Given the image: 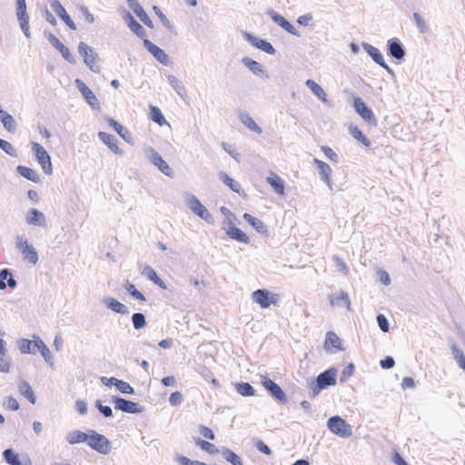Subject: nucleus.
I'll use <instances>...</instances> for the list:
<instances>
[{
	"label": "nucleus",
	"instance_id": "1",
	"mask_svg": "<svg viewBox=\"0 0 465 465\" xmlns=\"http://www.w3.org/2000/svg\"><path fill=\"white\" fill-rule=\"evenodd\" d=\"M336 381L337 370L335 368H330L321 372L311 383L312 397L317 396L322 390L328 388L329 386L335 385Z\"/></svg>",
	"mask_w": 465,
	"mask_h": 465
},
{
	"label": "nucleus",
	"instance_id": "2",
	"mask_svg": "<svg viewBox=\"0 0 465 465\" xmlns=\"http://www.w3.org/2000/svg\"><path fill=\"white\" fill-rule=\"evenodd\" d=\"M88 446L100 454L107 455L112 450L111 441L103 434L94 430H89Z\"/></svg>",
	"mask_w": 465,
	"mask_h": 465
},
{
	"label": "nucleus",
	"instance_id": "3",
	"mask_svg": "<svg viewBox=\"0 0 465 465\" xmlns=\"http://www.w3.org/2000/svg\"><path fill=\"white\" fill-rule=\"evenodd\" d=\"M327 427L333 434L343 439L350 438L352 435L351 426L338 415L328 420Z\"/></svg>",
	"mask_w": 465,
	"mask_h": 465
},
{
	"label": "nucleus",
	"instance_id": "4",
	"mask_svg": "<svg viewBox=\"0 0 465 465\" xmlns=\"http://www.w3.org/2000/svg\"><path fill=\"white\" fill-rule=\"evenodd\" d=\"M185 203L188 208L198 217L210 224L214 223V218L212 213L202 204L200 200L193 194L186 197Z\"/></svg>",
	"mask_w": 465,
	"mask_h": 465
},
{
	"label": "nucleus",
	"instance_id": "5",
	"mask_svg": "<svg viewBox=\"0 0 465 465\" xmlns=\"http://www.w3.org/2000/svg\"><path fill=\"white\" fill-rule=\"evenodd\" d=\"M252 300L262 309H267L271 305H276L280 300V295L272 293L267 289H258L252 293Z\"/></svg>",
	"mask_w": 465,
	"mask_h": 465
},
{
	"label": "nucleus",
	"instance_id": "6",
	"mask_svg": "<svg viewBox=\"0 0 465 465\" xmlns=\"http://www.w3.org/2000/svg\"><path fill=\"white\" fill-rule=\"evenodd\" d=\"M147 159L155 165L159 171L168 177H173V172L169 164L163 159L161 154L156 152L153 147H146L144 149Z\"/></svg>",
	"mask_w": 465,
	"mask_h": 465
},
{
	"label": "nucleus",
	"instance_id": "7",
	"mask_svg": "<svg viewBox=\"0 0 465 465\" xmlns=\"http://www.w3.org/2000/svg\"><path fill=\"white\" fill-rule=\"evenodd\" d=\"M78 52L84 57V64L92 72H100V67L96 65L98 55L91 46L84 42H80L78 45Z\"/></svg>",
	"mask_w": 465,
	"mask_h": 465
},
{
	"label": "nucleus",
	"instance_id": "8",
	"mask_svg": "<svg viewBox=\"0 0 465 465\" xmlns=\"http://www.w3.org/2000/svg\"><path fill=\"white\" fill-rule=\"evenodd\" d=\"M32 150L34 151L35 158L38 163L41 165L43 171L46 174H51L53 173L51 157L46 150L41 144L35 142H32Z\"/></svg>",
	"mask_w": 465,
	"mask_h": 465
},
{
	"label": "nucleus",
	"instance_id": "9",
	"mask_svg": "<svg viewBox=\"0 0 465 465\" xmlns=\"http://www.w3.org/2000/svg\"><path fill=\"white\" fill-rule=\"evenodd\" d=\"M112 402L114 403V408L123 412L130 414L141 413L144 411V407L141 406L137 402L126 400L119 396H113Z\"/></svg>",
	"mask_w": 465,
	"mask_h": 465
},
{
	"label": "nucleus",
	"instance_id": "10",
	"mask_svg": "<svg viewBox=\"0 0 465 465\" xmlns=\"http://www.w3.org/2000/svg\"><path fill=\"white\" fill-rule=\"evenodd\" d=\"M264 389L280 403L288 401L287 396L282 389L272 380L263 376L261 381Z\"/></svg>",
	"mask_w": 465,
	"mask_h": 465
},
{
	"label": "nucleus",
	"instance_id": "11",
	"mask_svg": "<svg viewBox=\"0 0 465 465\" xmlns=\"http://www.w3.org/2000/svg\"><path fill=\"white\" fill-rule=\"evenodd\" d=\"M353 107L355 112L369 124L376 125L377 120L371 109H370L361 97L354 98Z\"/></svg>",
	"mask_w": 465,
	"mask_h": 465
},
{
	"label": "nucleus",
	"instance_id": "12",
	"mask_svg": "<svg viewBox=\"0 0 465 465\" xmlns=\"http://www.w3.org/2000/svg\"><path fill=\"white\" fill-rule=\"evenodd\" d=\"M74 84L92 109L99 111L100 102L93 91L81 79H75Z\"/></svg>",
	"mask_w": 465,
	"mask_h": 465
},
{
	"label": "nucleus",
	"instance_id": "13",
	"mask_svg": "<svg viewBox=\"0 0 465 465\" xmlns=\"http://www.w3.org/2000/svg\"><path fill=\"white\" fill-rule=\"evenodd\" d=\"M242 36L248 43H250L255 48L262 50L268 54L273 55L276 54L275 48L272 46L271 43L267 42L266 40L254 36L253 35L248 32H243Z\"/></svg>",
	"mask_w": 465,
	"mask_h": 465
},
{
	"label": "nucleus",
	"instance_id": "14",
	"mask_svg": "<svg viewBox=\"0 0 465 465\" xmlns=\"http://www.w3.org/2000/svg\"><path fill=\"white\" fill-rule=\"evenodd\" d=\"M45 35L47 37L49 43L61 54L64 60L68 63L74 64L75 58L71 54L70 50L52 33L45 31Z\"/></svg>",
	"mask_w": 465,
	"mask_h": 465
},
{
	"label": "nucleus",
	"instance_id": "15",
	"mask_svg": "<svg viewBox=\"0 0 465 465\" xmlns=\"http://www.w3.org/2000/svg\"><path fill=\"white\" fill-rule=\"evenodd\" d=\"M362 48L377 64L384 68L392 76L395 75L394 71L385 63L382 54L377 47L368 43H362Z\"/></svg>",
	"mask_w": 465,
	"mask_h": 465
},
{
	"label": "nucleus",
	"instance_id": "16",
	"mask_svg": "<svg viewBox=\"0 0 465 465\" xmlns=\"http://www.w3.org/2000/svg\"><path fill=\"white\" fill-rule=\"evenodd\" d=\"M17 248L22 252L24 259L27 260L30 263L35 264L38 262V253L35 247L23 240L21 237L17 238Z\"/></svg>",
	"mask_w": 465,
	"mask_h": 465
},
{
	"label": "nucleus",
	"instance_id": "17",
	"mask_svg": "<svg viewBox=\"0 0 465 465\" xmlns=\"http://www.w3.org/2000/svg\"><path fill=\"white\" fill-rule=\"evenodd\" d=\"M388 54L396 60H402L406 55V50L401 42L396 38H391L387 42Z\"/></svg>",
	"mask_w": 465,
	"mask_h": 465
},
{
	"label": "nucleus",
	"instance_id": "18",
	"mask_svg": "<svg viewBox=\"0 0 465 465\" xmlns=\"http://www.w3.org/2000/svg\"><path fill=\"white\" fill-rule=\"evenodd\" d=\"M143 46L160 64L168 65L169 56L162 48L154 45L149 39H143Z\"/></svg>",
	"mask_w": 465,
	"mask_h": 465
},
{
	"label": "nucleus",
	"instance_id": "19",
	"mask_svg": "<svg viewBox=\"0 0 465 465\" xmlns=\"http://www.w3.org/2000/svg\"><path fill=\"white\" fill-rule=\"evenodd\" d=\"M242 64L247 67L253 74L264 79H269L270 75L267 70L257 61L246 56L242 59Z\"/></svg>",
	"mask_w": 465,
	"mask_h": 465
},
{
	"label": "nucleus",
	"instance_id": "20",
	"mask_svg": "<svg viewBox=\"0 0 465 465\" xmlns=\"http://www.w3.org/2000/svg\"><path fill=\"white\" fill-rule=\"evenodd\" d=\"M51 8L56 13V15L71 28L76 30L74 22L71 19L64 7L61 5L59 0H48Z\"/></svg>",
	"mask_w": 465,
	"mask_h": 465
},
{
	"label": "nucleus",
	"instance_id": "21",
	"mask_svg": "<svg viewBox=\"0 0 465 465\" xmlns=\"http://www.w3.org/2000/svg\"><path fill=\"white\" fill-rule=\"evenodd\" d=\"M324 349L329 353H335L342 351L341 341L333 331H328L324 342Z\"/></svg>",
	"mask_w": 465,
	"mask_h": 465
},
{
	"label": "nucleus",
	"instance_id": "22",
	"mask_svg": "<svg viewBox=\"0 0 465 465\" xmlns=\"http://www.w3.org/2000/svg\"><path fill=\"white\" fill-rule=\"evenodd\" d=\"M128 6L134 11V13L140 18V20L148 27H153V22L143 10V6L137 2V0H127Z\"/></svg>",
	"mask_w": 465,
	"mask_h": 465
},
{
	"label": "nucleus",
	"instance_id": "23",
	"mask_svg": "<svg viewBox=\"0 0 465 465\" xmlns=\"http://www.w3.org/2000/svg\"><path fill=\"white\" fill-rule=\"evenodd\" d=\"M124 19L127 23L131 31H133L139 38L145 39V29L135 20L130 12H125Z\"/></svg>",
	"mask_w": 465,
	"mask_h": 465
},
{
	"label": "nucleus",
	"instance_id": "24",
	"mask_svg": "<svg viewBox=\"0 0 465 465\" xmlns=\"http://www.w3.org/2000/svg\"><path fill=\"white\" fill-rule=\"evenodd\" d=\"M103 303L111 311H113L115 313H120L123 315L129 314V309L126 305L120 302L116 299L113 297H105L103 300Z\"/></svg>",
	"mask_w": 465,
	"mask_h": 465
},
{
	"label": "nucleus",
	"instance_id": "25",
	"mask_svg": "<svg viewBox=\"0 0 465 465\" xmlns=\"http://www.w3.org/2000/svg\"><path fill=\"white\" fill-rule=\"evenodd\" d=\"M226 233L230 238H232L239 242H242V243L250 242V239L246 235V233L244 232H242L241 229L237 228L232 221H230L228 223V228L226 230Z\"/></svg>",
	"mask_w": 465,
	"mask_h": 465
},
{
	"label": "nucleus",
	"instance_id": "26",
	"mask_svg": "<svg viewBox=\"0 0 465 465\" xmlns=\"http://www.w3.org/2000/svg\"><path fill=\"white\" fill-rule=\"evenodd\" d=\"M25 221L28 224L31 225H37L42 227L46 226V219L45 214L35 208L29 210Z\"/></svg>",
	"mask_w": 465,
	"mask_h": 465
},
{
	"label": "nucleus",
	"instance_id": "27",
	"mask_svg": "<svg viewBox=\"0 0 465 465\" xmlns=\"http://www.w3.org/2000/svg\"><path fill=\"white\" fill-rule=\"evenodd\" d=\"M314 163L319 170V175L321 179L326 183L331 190H332V183L331 181V169L330 165L319 159H314Z\"/></svg>",
	"mask_w": 465,
	"mask_h": 465
},
{
	"label": "nucleus",
	"instance_id": "28",
	"mask_svg": "<svg viewBox=\"0 0 465 465\" xmlns=\"http://www.w3.org/2000/svg\"><path fill=\"white\" fill-rule=\"evenodd\" d=\"M98 137L115 154H119V155L123 154V151L117 145V139L115 138V136H114L113 134H110L108 133H105V132H99Z\"/></svg>",
	"mask_w": 465,
	"mask_h": 465
},
{
	"label": "nucleus",
	"instance_id": "29",
	"mask_svg": "<svg viewBox=\"0 0 465 465\" xmlns=\"http://www.w3.org/2000/svg\"><path fill=\"white\" fill-rule=\"evenodd\" d=\"M329 300L331 306H345L348 310H351V300L348 293L344 291H341L338 295H329Z\"/></svg>",
	"mask_w": 465,
	"mask_h": 465
},
{
	"label": "nucleus",
	"instance_id": "30",
	"mask_svg": "<svg viewBox=\"0 0 465 465\" xmlns=\"http://www.w3.org/2000/svg\"><path fill=\"white\" fill-rule=\"evenodd\" d=\"M17 285L12 272L9 269H2L0 271V290H5L6 287L11 289L15 288Z\"/></svg>",
	"mask_w": 465,
	"mask_h": 465
},
{
	"label": "nucleus",
	"instance_id": "31",
	"mask_svg": "<svg viewBox=\"0 0 465 465\" xmlns=\"http://www.w3.org/2000/svg\"><path fill=\"white\" fill-rule=\"evenodd\" d=\"M244 221H246L252 227H253L257 232L261 234H267L268 229L266 224L260 219L251 215L250 213H245L242 216Z\"/></svg>",
	"mask_w": 465,
	"mask_h": 465
},
{
	"label": "nucleus",
	"instance_id": "32",
	"mask_svg": "<svg viewBox=\"0 0 465 465\" xmlns=\"http://www.w3.org/2000/svg\"><path fill=\"white\" fill-rule=\"evenodd\" d=\"M107 123L127 143H131L133 137L131 133L113 118H107Z\"/></svg>",
	"mask_w": 465,
	"mask_h": 465
},
{
	"label": "nucleus",
	"instance_id": "33",
	"mask_svg": "<svg viewBox=\"0 0 465 465\" xmlns=\"http://www.w3.org/2000/svg\"><path fill=\"white\" fill-rule=\"evenodd\" d=\"M240 121L251 131L256 134H262V128L255 123V121L249 115L248 113L241 111L238 114Z\"/></svg>",
	"mask_w": 465,
	"mask_h": 465
},
{
	"label": "nucleus",
	"instance_id": "34",
	"mask_svg": "<svg viewBox=\"0 0 465 465\" xmlns=\"http://www.w3.org/2000/svg\"><path fill=\"white\" fill-rule=\"evenodd\" d=\"M305 84L322 103L329 104L325 91L315 81L308 79Z\"/></svg>",
	"mask_w": 465,
	"mask_h": 465
},
{
	"label": "nucleus",
	"instance_id": "35",
	"mask_svg": "<svg viewBox=\"0 0 465 465\" xmlns=\"http://www.w3.org/2000/svg\"><path fill=\"white\" fill-rule=\"evenodd\" d=\"M219 178L223 183H224L228 187H230V189L232 192H234L240 195L241 194L245 195V193L242 190L240 183L238 182H236L235 180H233L232 178H231L226 173L220 172Z\"/></svg>",
	"mask_w": 465,
	"mask_h": 465
},
{
	"label": "nucleus",
	"instance_id": "36",
	"mask_svg": "<svg viewBox=\"0 0 465 465\" xmlns=\"http://www.w3.org/2000/svg\"><path fill=\"white\" fill-rule=\"evenodd\" d=\"M89 438V433L75 430L67 434L66 440L70 444H77L82 442H88Z\"/></svg>",
	"mask_w": 465,
	"mask_h": 465
},
{
	"label": "nucleus",
	"instance_id": "37",
	"mask_svg": "<svg viewBox=\"0 0 465 465\" xmlns=\"http://www.w3.org/2000/svg\"><path fill=\"white\" fill-rule=\"evenodd\" d=\"M35 348L37 349L41 352L45 361L52 366L53 361H52L51 351H50L49 348L45 344V342L39 337L34 341V349Z\"/></svg>",
	"mask_w": 465,
	"mask_h": 465
},
{
	"label": "nucleus",
	"instance_id": "38",
	"mask_svg": "<svg viewBox=\"0 0 465 465\" xmlns=\"http://www.w3.org/2000/svg\"><path fill=\"white\" fill-rule=\"evenodd\" d=\"M19 392L24 395L32 404H35L36 398L31 385L26 381H21L18 384Z\"/></svg>",
	"mask_w": 465,
	"mask_h": 465
},
{
	"label": "nucleus",
	"instance_id": "39",
	"mask_svg": "<svg viewBox=\"0 0 465 465\" xmlns=\"http://www.w3.org/2000/svg\"><path fill=\"white\" fill-rule=\"evenodd\" d=\"M16 172L25 179L32 181L34 183H39L40 177L38 173L29 167L24 166V165H18L16 167Z\"/></svg>",
	"mask_w": 465,
	"mask_h": 465
},
{
	"label": "nucleus",
	"instance_id": "40",
	"mask_svg": "<svg viewBox=\"0 0 465 465\" xmlns=\"http://www.w3.org/2000/svg\"><path fill=\"white\" fill-rule=\"evenodd\" d=\"M0 121L8 132L13 133L16 130L17 124L15 118L3 109L2 113H0Z\"/></svg>",
	"mask_w": 465,
	"mask_h": 465
},
{
	"label": "nucleus",
	"instance_id": "41",
	"mask_svg": "<svg viewBox=\"0 0 465 465\" xmlns=\"http://www.w3.org/2000/svg\"><path fill=\"white\" fill-rule=\"evenodd\" d=\"M266 181L273 188L275 193H277L280 195L284 194V182L279 175L274 174L272 176H269L266 178Z\"/></svg>",
	"mask_w": 465,
	"mask_h": 465
},
{
	"label": "nucleus",
	"instance_id": "42",
	"mask_svg": "<svg viewBox=\"0 0 465 465\" xmlns=\"http://www.w3.org/2000/svg\"><path fill=\"white\" fill-rule=\"evenodd\" d=\"M221 453L223 458L232 465H243L241 457L229 448H223Z\"/></svg>",
	"mask_w": 465,
	"mask_h": 465
},
{
	"label": "nucleus",
	"instance_id": "43",
	"mask_svg": "<svg viewBox=\"0 0 465 465\" xmlns=\"http://www.w3.org/2000/svg\"><path fill=\"white\" fill-rule=\"evenodd\" d=\"M16 16L19 24L29 22L25 0H16Z\"/></svg>",
	"mask_w": 465,
	"mask_h": 465
},
{
	"label": "nucleus",
	"instance_id": "44",
	"mask_svg": "<svg viewBox=\"0 0 465 465\" xmlns=\"http://www.w3.org/2000/svg\"><path fill=\"white\" fill-rule=\"evenodd\" d=\"M351 135L358 142L361 143L366 147H371V141L362 134V132L357 127L351 125L349 128Z\"/></svg>",
	"mask_w": 465,
	"mask_h": 465
},
{
	"label": "nucleus",
	"instance_id": "45",
	"mask_svg": "<svg viewBox=\"0 0 465 465\" xmlns=\"http://www.w3.org/2000/svg\"><path fill=\"white\" fill-rule=\"evenodd\" d=\"M3 458L9 465H22L18 453L13 449H6L3 451Z\"/></svg>",
	"mask_w": 465,
	"mask_h": 465
},
{
	"label": "nucleus",
	"instance_id": "46",
	"mask_svg": "<svg viewBox=\"0 0 465 465\" xmlns=\"http://www.w3.org/2000/svg\"><path fill=\"white\" fill-rule=\"evenodd\" d=\"M235 389L240 395L244 397L253 396L255 394L254 388L248 382H237Z\"/></svg>",
	"mask_w": 465,
	"mask_h": 465
},
{
	"label": "nucleus",
	"instance_id": "47",
	"mask_svg": "<svg viewBox=\"0 0 465 465\" xmlns=\"http://www.w3.org/2000/svg\"><path fill=\"white\" fill-rule=\"evenodd\" d=\"M124 289L126 290V292L134 299L138 300V301H141V302H145L146 301V298L145 296L136 289V287L131 283L129 281H126L125 283H124Z\"/></svg>",
	"mask_w": 465,
	"mask_h": 465
},
{
	"label": "nucleus",
	"instance_id": "48",
	"mask_svg": "<svg viewBox=\"0 0 465 465\" xmlns=\"http://www.w3.org/2000/svg\"><path fill=\"white\" fill-rule=\"evenodd\" d=\"M451 352L459 367L465 371V355L464 352L456 345L452 344Z\"/></svg>",
	"mask_w": 465,
	"mask_h": 465
},
{
	"label": "nucleus",
	"instance_id": "49",
	"mask_svg": "<svg viewBox=\"0 0 465 465\" xmlns=\"http://www.w3.org/2000/svg\"><path fill=\"white\" fill-rule=\"evenodd\" d=\"M131 319L135 330H141L146 326V319L144 314L142 312H134Z\"/></svg>",
	"mask_w": 465,
	"mask_h": 465
},
{
	"label": "nucleus",
	"instance_id": "50",
	"mask_svg": "<svg viewBox=\"0 0 465 465\" xmlns=\"http://www.w3.org/2000/svg\"><path fill=\"white\" fill-rule=\"evenodd\" d=\"M150 117L154 123L158 124L159 125L166 124L163 114H162L161 110L156 106H150Z\"/></svg>",
	"mask_w": 465,
	"mask_h": 465
},
{
	"label": "nucleus",
	"instance_id": "51",
	"mask_svg": "<svg viewBox=\"0 0 465 465\" xmlns=\"http://www.w3.org/2000/svg\"><path fill=\"white\" fill-rule=\"evenodd\" d=\"M169 84L175 90V92L183 96V94L185 92V88L181 81H179L174 75L171 74L167 77Z\"/></svg>",
	"mask_w": 465,
	"mask_h": 465
},
{
	"label": "nucleus",
	"instance_id": "52",
	"mask_svg": "<svg viewBox=\"0 0 465 465\" xmlns=\"http://www.w3.org/2000/svg\"><path fill=\"white\" fill-rule=\"evenodd\" d=\"M18 348L22 353H35L34 348V341H30L27 339H21L18 341Z\"/></svg>",
	"mask_w": 465,
	"mask_h": 465
},
{
	"label": "nucleus",
	"instance_id": "53",
	"mask_svg": "<svg viewBox=\"0 0 465 465\" xmlns=\"http://www.w3.org/2000/svg\"><path fill=\"white\" fill-rule=\"evenodd\" d=\"M196 445L210 454H216L219 452V450L213 443L202 439H197Z\"/></svg>",
	"mask_w": 465,
	"mask_h": 465
},
{
	"label": "nucleus",
	"instance_id": "54",
	"mask_svg": "<svg viewBox=\"0 0 465 465\" xmlns=\"http://www.w3.org/2000/svg\"><path fill=\"white\" fill-rule=\"evenodd\" d=\"M141 274L147 278L152 282H155L159 279L158 274L156 273L154 269L150 265H144L141 270Z\"/></svg>",
	"mask_w": 465,
	"mask_h": 465
},
{
	"label": "nucleus",
	"instance_id": "55",
	"mask_svg": "<svg viewBox=\"0 0 465 465\" xmlns=\"http://www.w3.org/2000/svg\"><path fill=\"white\" fill-rule=\"evenodd\" d=\"M0 149L12 157L17 156L16 151L14 148V146L9 142L4 139H0Z\"/></svg>",
	"mask_w": 465,
	"mask_h": 465
},
{
	"label": "nucleus",
	"instance_id": "56",
	"mask_svg": "<svg viewBox=\"0 0 465 465\" xmlns=\"http://www.w3.org/2000/svg\"><path fill=\"white\" fill-rule=\"evenodd\" d=\"M116 389L124 394H134V388L126 381L119 380L116 384Z\"/></svg>",
	"mask_w": 465,
	"mask_h": 465
},
{
	"label": "nucleus",
	"instance_id": "57",
	"mask_svg": "<svg viewBox=\"0 0 465 465\" xmlns=\"http://www.w3.org/2000/svg\"><path fill=\"white\" fill-rule=\"evenodd\" d=\"M413 19L416 23V25H417L420 33L424 34L428 31V25L419 13L413 14Z\"/></svg>",
	"mask_w": 465,
	"mask_h": 465
},
{
	"label": "nucleus",
	"instance_id": "58",
	"mask_svg": "<svg viewBox=\"0 0 465 465\" xmlns=\"http://www.w3.org/2000/svg\"><path fill=\"white\" fill-rule=\"evenodd\" d=\"M95 407L99 411L101 414H103L105 418H111L113 416V411L110 406L103 405L100 400L95 401Z\"/></svg>",
	"mask_w": 465,
	"mask_h": 465
},
{
	"label": "nucleus",
	"instance_id": "59",
	"mask_svg": "<svg viewBox=\"0 0 465 465\" xmlns=\"http://www.w3.org/2000/svg\"><path fill=\"white\" fill-rule=\"evenodd\" d=\"M11 358L7 356V353L5 356H0V371L8 373L10 371L11 367Z\"/></svg>",
	"mask_w": 465,
	"mask_h": 465
},
{
	"label": "nucleus",
	"instance_id": "60",
	"mask_svg": "<svg viewBox=\"0 0 465 465\" xmlns=\"http://www.w3.org/2000/svg\"><path fill=\"white\" fill-rule=\"evenodd\" d=\"M376 321H377L378 326L381 331H383V332L389 331L390 323H389L387 318L385 317V315H383L381 313L378 314L376 317Z\"/></svg>",
	"mask_w": 465,
	"mask_h": 465
},
{
	"label": "nucleus",
	"instance_id": "61",
	"mask_svg": "<svg viewBox=\"0 0 465 465\" xmlns=\"http://www.w3.org/2000/svg\"><path fill=\"white\" fill-rule=\"evenodd\" d=\"M153 10H154L155 14L158 15V17L160 18L163 25L167 29L172 30L173 27L172 23L169 21V19L166 17V15L161 11V9L158 6L154 5Z\"/></svg>",
	"mask_w": 465,
	"mask_h": 465
},
{
	"label": "nucleus",
	"instance_id": "62",
	"mask_svg": "<svg viewBox=\"0 0 465 465\" xmlns=\"http://www.w3.org/2000/svg\"><path fill=\"white\" fill-rule=\"evenodd\" d=\"M267 15L271 17V19L277 24L279 26H281L286 19L277 12H275L273 9H268Z\"/></svg>",
	"mask_w": 465,
	"mask_h": 465
},
{
	"label": "nucleus",
	"instance_id": "63",
	"mask_svg": "<svg viewBox=\"0 0 465 465\" xmlns=\"http://www.w3.org/2000/svg\"><path fill=\"white\" fill-rule=\"evenodd\" d=\"M4 406L11 411H17L19 409L18 401L12 396H8L5 399Z\"/></svg>",
	"mask_w": 465,
	"mask_h": 465
},
{
	"label": "nucleus",
	"instance_id": "64",
	"mask_svg": "<svg viewBox=\"0 0 465 465\" xmlns=\"http://www.w3.org/2000/svg\"><path fill=\"white\" fill-rule=\"evenodd\" d=\"M354 364L349 363L341 372V376L340 378L341 382H345L349 377H351L354 372Z\"/></svg>",
	"mask_w": 465,
	"mask_h": 465
}]
</instances>
